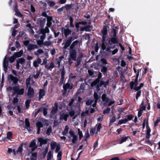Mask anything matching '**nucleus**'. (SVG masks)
<instances>
[{
  "label": "nucleus",
  "instance_id": "6ab92c4d",
  "mask_svg": "<svg viewBox=\"0 0 160 160\" xmlns=\"http://www.w3.org/2000/svg\"><path fill=\"white\" fill-rule=\"evenodd\" d=\"M3 69L4 71L6 72L8 69V62L6 60V57H5L3 61Z\"/></svg>",
  "mask_w": 160,
  "mask_h": 160
},
{
  "label": "nucleus",
  "instance_id": "7c9ffc66",
  "mask_svg": "<svg viewBox=\"0 0 160 160\" xmlns=\"http://www.w3.org/2000/svg\"><path fill=\"white\" fill-rule=\"evenodd\" d=\"M141 89H139L138 90H134L135 91H137L136 95V99L138 100V98L141 95L142 91L141 90H140Z\"/></svg>",
  "mask_w": 160,
  "mask_h": 160
},
{
  "label": "nucleus",
  "instance_id": "c03bdc74",
  "mask_svg": "<svg viewBox=\"0 0 160 160\" xmlns=\"http://www.w3.org/2000/svg\"><path fill=\"white\" fill-rule=\"evenodd\" d=\"M40 63V60L39 58H38L37 61H35L33 62V65L35 67H38L39 64Z\"/></svg>",
  "mask_w": 160,
  "mask_h": 160
},
{
  "label": "nucleus",
  "instance_id": "39448f33",
  "mask_svg": "<svg viewBox=\"0 0 160 160\" xmlns=\"http://www.w3.org/2000/svg\"><path fill=\"white\" fill-rule=\"evenodd\" d=\"M46 58H45L43 60V63L41 64V65H42L43 64H45V67L48 70L52 69L55 67L54 64L53 62L52 61L49 65L47 63V60Z\"/></svg>",
  "mask_w": 160,
  "mask_h": 160
},
{
  "label": "nucleus",
  "instance_id": "473e14b6",
  "mask_svg": "<svg viewBox=\"0 0 160 160\" xmlns=\"http://www.w3.org/2000/svg\"><path fill=\"white\" fill-rule=\"evenodd\" d=\"M66 74V72L65 70L64 67H63L62 68L61 70V78L64 79L65 78V76Z\"/></svg>",
  "mask_w": 160,
  "mask_h": 160
},
{
  "label": "nucleus",
  "instance_id": "0eeeda50",
  "mask_svg": "<svg viewBox=\"0 0 160 160\" xmlns=\"http://www.w3.org/2000/svg\"><path fill=\"white\" fill-rule=\"evenodd\" d=\"M13 90L15 93L17 95H23L24 92V89L23 88H20L18 86H15L13 87Z\"/></svg>",
  "mask_w": 160,
  "mask_h": 160
},
{
  "label": "nucleus",
  "instance_id": "5fc2aeb1",
  "mask_svg": "<svg viewBox=\"0 0 160 160\" xmlns=\"http://www.w3.org/2000/svg\"><path fill=\"white\" fill-rule=\"evenodd\" d=\"M31 101L30 99L27 100L25 102V107L26 108H28L29 106V104Z\"/></svg>",
  "mask_w": 160,
  "mask_h": 160
},
{
  "label": "nucleus",
  "instance_id": "58836bf2",
  "mask_svg": "<svg viewBox=\"0 0 160 160\" xmlns=\"http://www.w3.org/2000/svg\"><path fill=\"white\" fill-rule=\"evenodd\" d=\"M151 132V129L150 128H147V129L146 131V138L148 139L150 137V133Z\"/></svg>",
  "mask_w": 160,
  "mask_h": 160
},
{
  "label": "nucleus",
  "instance_id": "4be33fe9",
  "mask_svg": "<svg viewBox=\"0 0 160 160\" xmlns=\"http://www.w3.org/2000/svg\"><path fill=\"white\" fill-rule=\"evenodd\" d=\"M102 99L103 102H108L110 101V99L107 97V94L104 93L102 96Z\"/></svg>",
  "mask_w": 160,
  "mask_h": 160
},
{
  "label": "nucleus",
  "instance_id": "2f4dec72",
  "mask_svg": "<svg viewBox=\"0 0 160 160\" xmlns=\"http://www.w3.org/2000/svg\"><path fill=\"white\" fill-rule=\"evenodd\" d=\"M46 33H41V34H42V35L41 36V45H43V40L46 38Z\"/></svg>",
  "mask_w": 160,
  "mask_h": 160
},
{
  "label": "nucleus",
  "instance_id": "09e8293b",
  "mask_svg": "<svg viewBox=\"0 0 160 160\" xmlns=\"http://www.w3.org/2000/svg\"><path fill=\"white\" fill-rule=\"evenodd\" d=\"M146 106L143 105V101H142L140 106L139 110L143 111L145 110Z\"/></svg>",
  "mask_w": 160,
  "mask_h": 160
},
{
  "label": "nucleus",
  "instance_id": "4c0bfd02",
  "mask_svg": "<svg viewBox=\"0 0 160 160\" xmlns=\"http://www.w3.org/2000/svg\"><path fill=\"white\" fill-rule=\"evenodd\" d=\"M93 96L95 102H98V100L100 98V96H99L98 93L96 92H94Z\"/></svg>",
  "mask_w": 160,
  "mask_h": 160
},
{
  "label": "nucleus",
  "instance_id": "680f3d73",
  "mask_svg": "<svg viewBox=\"0 0 160 160\" xmlns=\"http://www.w3.org/2000/svg\"><path fill=\"white\" fill-rule=\"evenodd\" d=\"M12 133L11 132H8L7 134V138L9 139H10L12 138Z\"/></svg>",
  "mask_w": 160,
  "mask_h": 160
},
{
  "label": "nucleus",
  "instance_id": "a19ab883",
  "mask_svg": "<svg viewBox=\"0 0 160 160\" xmlns=\"http://www.w3.org/2000/svg\"><path fill=\"white\" fill-rule=\"evenodd\" d=\"M148 118H145L144 119V122H143L142 124V128H145V122H146V120L147 121V122H146L147 128H148Z\"/></svg>",
  "mask_w": 160,
  "mask_h": 160
},
{
  "label": "nucleus",
  "instance_id": "1a4fd4ad",
  "mask_svg": "<svg viewBox=\"0 0 160 160\" xmlns=\"http://www.w3.org/2000/svg\"><path fill=\"white\" fill-rule=\"evenodd\" d=\"M69 57L72 60L76 61L77 52L75 49H70Z\"/></svg>",
  "mask_w": 160,
  "mask_h": 160
},
{
  "label": "nucleus",
  "instance_id": "a18cd8bd",
  "mask_svg": "<svg viewBox=\"0 0 160 160\" xmlns=\"http://www.w3.org/2000/svg\"><path fill=\"white\" fill-rule=\"evenodd\" d=\"M107 70L108 68L104 66H102L101 69V71L103 73L107 72Z\"/></svg>",
  "mask_w": 160,
  "mask_h": 160
},
{
  "label": "nucleus",
  "instance_id": "9b49d317",
  "mask_svg": "<svg viewBox=\"0 0 160 160\" xmlns=\"http://www.w3.org/2000/svg\"><path fill=\"white\" fill-rule=\"evenodd\" d=\"M8 78L10 82H12V84H16L18 80L16 77L13 76L12 74H10L8 75Z\"/></svg>",
  "mask_w": 160,
  "mask_h": 160
},
{
  "label": "nucleus",
  "instance_id": "052dcab7",
  "mask_svg": "<svg viewBox=\"0 0 160 160\" xmlns=\"http://www.w3.org/2000/svg\"><path fill=\"white\" fill-rule=\"evenodd\" d=\"M102 128L101 124V123H98L97 128V131L98 132H100Z\"/></svg>",
  "mask_w": 160,
  "mask_h": 160
},
{
  "label": "nucleus",
  "instance_id": "6e6d98bb",
  "mask_svg": "<svg viewBox=\"0 0 160 160\" xmlns=\"http://www.w3.org/2000/svg\"><path fill=\"white\" fill-rule=\"evenodd\" d=\"M78 134L79 136V139L80 140L83 137V134L82 132L81 131L80 129L79 128L78 129Z\"/></svg>",
  "mask_w": 160,
  "mask_h": 160
},
{
  "label": "nucleus",
  "instance_id": "e433bc0d",
  "mask_svg": "<svg viewBox=\"0 0 160 160\" xmlns=\"http://www.w3.org/2000/svg\"><path fill=\"white\" fill-rule=\"evenodd\" d=\"M69 130V127L67 125H66L65 126V129L62 132V134L63 135H66L68 133V131Z\"/></svg>",
  "mask_w": 160,
  "mask_h": 160
},
{
  "label": "nucleus",
  "instance_id": "37998d69",
  "mask_svg": "<svg viewBox=\"0 0 160 160\" xmlns=\"http://www.w3.org/2000/svg\"><path fill=\"white\" fill-rule=\"evenodd\" d=\"M25 59L23 58H20L18 59L17 60V62L21 64H23L25 62Z\"/></svg>",
  "mask_w": 160,
  "mask_h": 160
},
{
  "label": "nucleus",
  "instance_id": "a211bd4d",
  "mask_svg": "<svg viewBox=\"0 0 160 160\" xmlns=\"http://www.w3.org/2000/svg\"><path fill=\"white\" fill-rule=\"evenodd\" d=\"M88 22L85 21H82L81 22H76L75 23V28L77 29H78L80 25H87Z\"/></svg>",
  "mask_w": 160,
  "mask_h": 160
},
{
  "label": "nucleus",
  "instance_id": "393cba45",
  "mask_svg": "<svg viewBox=\"0 0 160 160\" xmlns=\"http://www.w3.org/2000/svg\"><path fill=\"white\" fill-rule=\"evenodd\" d=\"M23 53L22 50H20L19 52H15L14 54V57L15 58H19L22 56Z\"/></svg>",
  "mask_w": 160,
  "mask_h": 160
},
{
  "label": "nucleus",
  "instance_id": "6e6552de",
  "mask_svg": "<svg viewBox=\"0 0 160 160\" xmlns=\"http://www.w3.org/2000/svg\"><path fill=\"white\" fill-rule=\"evenodd\" d=\"M118 42V37L117 36H113L109 39L108 42V44L110 46L115 45L114 44L117 43Z\"/></svg>",
  "mask_w": 160,
  "mask_h": 160
},
{
  "label": "nucleus",
  "instance_id": "cd10ccee",
  "mask_svg": "<svg viewBox=\"0 0 160 160\" xmlns=\"http://www.w3.org/2000/svg\"><path fill=\"white\" fill-rule=\"evenodd\" d=\"M101 81L100 80H98V79H97L96 78L95 80H94L91 83V87H93L94 86H95L97 85Z\"/></svg>",
  "mask_w": 160,
  "mask_h": 160
},
{
  "label": "nucleus",
  "instance_id": "7ed1b4c3",
  "mask_svg": "<svg viewBox=\"0 0 160 160\" xmlns=\"http://www.w3.org/2000/svg\"><path fill=\"white\" fill-rule=\"evenodd\" d=\"M138 84V82H135L133 81L129 83L130 89L132 90H138L141 89L144 85V83H141L139 86H137Z\"/></svg>",
  "mask_w": 160,
  "mask_h": 160
},
{
  "label": "nucleus",
  "instance_id": "72a5a7b5",
  "mask_svg": "<svg viewBox=\"0 0 160 160\" xmlns=\"http://www.w3.org/2000/svg\"><path fill=\"white\" fill-rule=\"evenodd\" d=\"M75 114V112L74 110H71L69 112V115L71 117H72L73 116V119H74L76 118V117H77V115H75L74 116V115Z\"/></svg>",
  "mask_w": 160,
  "mask_h": 160
},
{
  "label": "nucleus",
  "instance_id": "c85d7f7f",
  "mask_svg": "<svg viewBox=\"0 0 160 160\" xmlns=\"http://www.w3.org/2000/svg\"><path fill=\"white\" fill-rule=\"evenodd\" d=\"M37 48V45L35 44H29L28 45V49L30 50L34 49L35 48Z\"/></svg>",
  "mask_w": 160,
  "mask_h": 160
},
{
  "label": "nucleus",
  "instance_id": "69168bd1",
  "mask_svg": "<svg viewBox=\"0 0 160 160\" xmlns=\"http://www.w3.org/2000/svg\"><path fill=\"white\" fill-rule=\"evenodd\" d=\"M15 58H15L14 55L11 57L9 59L10 62L11 63H12L14 62Z\"/></svg>",
  "mask_w": 160,
  "mask_h": 160
},
{
  "label": "nucleus",
  "instance_id": "4468645a",
  "mask_svg": "<svg viewBox=\"0 0 160 160\" xmlns=\"http://www.w3.org/2000/svg\"><path fill=\"white\" fill-rule=\"evenodd\" d=\"M40 119V117H39L38 118H34L33 119V122H36V125L38 131L37 133L38 134H39V131L40 130V121L39 120Z\"/></svg>",
  "mask_w": 160,
  "mask_h": 160
},
{
  "label": "nucleus",
  "instance_id": "c756f323",
  "mask_svg": "<svg viewBox=\"0 0 160 160\" xmlns=\"http://www.w3.org/2000/svg\"><path fill=\"white\" fill-rule=\"evenodd\" d=\"M48 140V138H46L44 139L41 137V147H42L43 144H47Z\"/></svg>",
  "mask_w": 160,
  "mask_h": 160
},
{
  "label": "nucleus",
  "instance_id": "ea45409f",
  "mask_svg": "<svg viewBox=\"0 0 160 160\" xmlns=\"http://www.w3.org/2000/svg\"><path fill=\"white\" fill-rule=\"evenodd\" d=\"M47 3L49 5V6L51 7H52L54 6L56 4V3L54 1L48 0V1H47Z\"/></svg>",
  "mask_w": 160,
  "mask_h": 160
},
{
  "label": "nucleus",
  "instance_id": "aec40b11",
  "mask_svg": "<svg viewBox=\"0 0 160 160\" xmlns=\"http://www.w3.org/2000/svg\"><path fill=\"white\" fill-rule=\"evenodd\" d=\"M116 47L115 45H109L108 46L107 48H106L105 51H106L107 52V55L108 56L109 55H110L112 51L111 50V49H113L114 48Z\"/></svg>",
  "mask_w": 160,
  "mask_h": 160
},
{
  "label": "nucleus",
  "instance_id": "3c124183",
  "mask_svg": "<svg viewBox=\"0 0 160 160\" xmlns=\"http://www.w3.org/2000/svg\"><path fill=\"white\" fill-rule=\"evenodd\" d=\"M25 124L27 128H28L30 127V123L29 120L27 118L25 119Z\"/></svg>",
  "mask_w": 160,
  "mask_h": 160
},
{
  "label": "nucleus",
  "instance_id": "5701e85b",
  "mask_svg": "<svg viewBox=\"0 0 160 160\" xmlns=\"http://www.w3.org/2000/svg\"><path fill=\"white\" fill-rule=\"evenodd\" d=\"M49 147V144L48 143L45 146V148L44 149V151L41 154H42L43 158L46 157V155L48 152V148Z\"/></svg>",
  "mask_w": 160,
  "mask_h": 160
},
{
  "label": "nucleus",
  "instance_id": "a878e982",
  "mask_svg": "<svg viewBox=\"0 0 160 160\" xmlns=\"http://www.w3.org/2000/svg\"><path fill=\"white\" fill-rule=\"evenodd\" d=\"M129 138L130 139V137L129 136H128L127 137H121V139H120L119 141V143L122 144L124 142L126 141Z\"/></svg>",
  "mask_w": 160,
  "mask_h": 160
},
{
  "label": "nucleus",
  "instance_id": "f257e3e1",
  "mask_svg": "<svg viewBox=\"0 0 160 160\" xmlns=\"http://www.w3.org/2000/svg\"><path fill=\"white\" fill-rule=\"evenodd\" d=\"M77 36L74 37H72V36L69 37L68 39L65 42V45L63 47V49H66L71 45L70 47V49H75V47L78 45L79 42V41L78 40H76L73 42L72 44L71 43L72 41L77 39Z\"/></svg>",
  "mask_w": 160,
  "mask_h": 160
},
{
  "label": "nucleus",
  "instance_id": "de8ad7c7",
  "mask_svg": "<svg viewBox=\"0 0 160 160\" xmlns=\"http://www.w3.org/2000/svg\"><path fill=\"white\" fill-rule=\"evenodd\" d=\"M52 132V128L51 126H50L47 130L46 131V134L48 135H49Z\"/></svg>",
  "mask_w": 160,
  "mask_h": 160
},
{
  "label": "nucleus",
  "instance_id": "864d4df0",
  "mask_svg": "<svg viewBox=\"0 0 160 160\" xmlns=\"http://www.w3.org/2000/svg\"><path fill=\"white\" fill-rule=\"evenodd\" d=\"M127 116V118H126V119H127L128 121H130L132 120L133 118L134 117L133 115L131 114L130 115H128Z\"/></svg>",
  "mask_w": 160,
  "mask_h": 160
},
{
  "label": "nucleus",
  "instance_id": "20e7f679",
  "mask_svg": "<svg viewBox=\"0 0 160 160\" xmlns=\"http://www.w3.org/2000/svg\"><path fill=\"white\" fill-rule=\"evenodd\" d=\"M73 87V84H70L69 83L67 82L64 84L63 86V90L62 92V95L63 96H65L67 93V90H71L72 89Z\"/></svg>",
  "mask_w": 160,
  "mask_h": 160
},
{
  "label": "nucleus",
  "instance_id": "9d476101",
  "mask_svg": "<svg viewBox=\"0 0 160 160\" xmlns=\"http://www.w3.org/2000/svg\"><path fill=\"white\" fill-rule=\"evenodd\" d=\"M52 24L51 22L47 21V26L45 28H41V33H48L49 32V30L48 27L51 26Z\"/></svg>",
  "mask_w": 160,
  "mask_h": 160
},
{
  "label": "nucleus",
  "instance_id": "13d9d810",
  "mask_svg": "<svg viewBox=\"0 0 160 160\" xmlns=\"http://www.w3.org/2000/svg\"><path fill=\"white\" fill-rule=\"evenodd\" d=\"M64 8H65L66 10H68L69 9H70L72 7V5L71 4H68L66 5L65 6V7H64Z\"/></svg>",
  "mask_w": 160,
  "mask_h": 160
},
{
  "label": "nucleus",
  "instance_id": "2eb2a0df",
  "mask_svg": "<svg viewBox=\"0 0 160 160\" xmlns=\"http://www.w3.org/2000/svg\"><path fill=\"white\" fill-rule=\"evenodd\" d=\"M36 141L35 139L32 140L29 145V147L31 148V151H34L37 147V146L36 144Z\"/></svg>",
  "mask_w": 160,
  "mask_h": 160
},
{
  "label": "nucleus",
  "instance_id": "dca6fc26",
  "mask_svg": "<svg viewBox=\"0 0 160 160\" xmlns=\"http://www.w3.org/2000/svg\"><path fill=\"white\" fill-rule=\"evenodd\" d=\"M27 89H28L27 96L30 98L33 97L34 95V91L32 88L31 87L27 88Z\"/></svg>",
  "mask_w": 160,
  "mask_h": 160
},
{
  "label": "nucleus",
  "instance_id": "f3484780",
  "mask_svg": "<svg viewBox=\"0 0 160 160\" xmlns=\"http://www.w3.org/2000/svg\"><path fill=\"white\" fill-rule=\"evenodd\" d=\"M13 10L15 12V15H16L17 16L20 17H22V14L19 12L18 8V5L17 4H16L15 5H14Z\"/></svg>",
  "mask_w": 160,
  "mask_h": 160
},
{
  "label": "nucleus",
  "instance_id": "bf43d9fd",
  "mask_svg": "<svg viewBox=\"0 0 160 160\" xmlns=\"http://www.w3.org/2000/svg\"><path fill=\"white\" fill-rule=\"evenodd\" d=\"M52 152L51 151H50L48 152L47 155V160H50L52 157Z\"/></svg>",
  "mask_w": 160,
  "mask_h": 160
},
{
  "label": "nucleus",
  "instance_id": "49530a36",
  "mask_svg": "<svg viewBox=\"0 0 160 160\" xmlns=\"http://www.w3.org/2000/svg\"><path fill=\"white\" fill-rule=\"evenodd\" d=\"M103 83L101 82V81L99 84L96 85V90L97 91H99L100 90V87L103 85Z\"/></svg>",
  "mask_w": 160,
  "mask_h": 160
},
{
  "label": "nucleus",
  "instance_id": "338daca9",
  "mask_svg": "<svg viewBox=\"0 0 160 160\" xmlns=\"http://www.w3.org/2000/svg\"><path fill=\"white\" fill-rule=\"evenodd\" d=\"M85 85L84 83H81L79 88L80 89H82L83 91L85 90Z\"/></svg>",
  "mask_w": 160,
  "mask_h": 160
},
{
  "label": "nucleus",
  "instance_id": "412c9836",
  "mask_svg": "<svg viewBox=\"0 0 160 160\" xmlns=\"http://www.w3.org/2000/svg\"><path fill=\"white\" fill-rule=\"evenodd\" d=\"M33 78L32 75H30L29 78H28L26 80V84L27 87V88H30L31 87V84L30 82L31 79Z\"/></svg>",
  "mask_w": 160,
  "mask_h": 160
},
{
  "label": "nucleus",
  "instance_id": "774afa93",
  "mask_svg": "<svg viewBox=\"0 0 160 160\" xmlns=\"http://www.w3.org/2000/svg\"><path fill=\"white\" fill-rule=\"evenodd\" d=\"M160 122V117L157 118L156 121L154 123V126L155 127L157 126L158 123Z\"/></svg>",
  "mask_w": 160,
  "mask_h": 160
},
{
  "label": "nucleus",
  "instance_id": "e2e57ef3",
  "mask_svg": "<svg viewBox=\"0 0 160 160\" xmlns=\"http://www.w3.org/2000/svg\"><path fill=\"white\" fill-rule=\"evenodd\" d=\"M45 95V92L43 89H41V99Z\"/></svg>",
  "mask_w": 160,
  "mask_h": 160
},
{
  "label": "nucleus",
  "instance_id": "79ce46f5",
  "mask_svg": "<svg viewBox=\"0 0 160 160\" xmlns=\"http://www.w3.org/2000/svg\"><path fill=\"white\" fill-rule=\"evenodd\" d=\"M51 148L52 150H53L55 149V148L57 147V143L56 142H53L51 143Z\"/></svg>",
  "mask_w": 160,
  "mask_h": 160
},
{
  "label": "nucleus",
  "instance_id": "bb28decb",
  "mask_svg": "<svg viewBox=\"0 0 160 160\" xmlns=\"http://www.w3.org/2000/svg\"><path fill=\"white\" fill-rule=\"evenodd\" d=\"M69 117V114H68L63 113L61 115L60 118L61 119H63L65 121H67L68 118Z\"/></svg>",
  "mask_w": 160,
  "mask_h": 160
},
{
  "label": "nucleus",
  "instance_id": "603ef678",
  "mask_svg": "<svg viewBox=\"0 0 160 160\" xmlns=\"http://www.w3.org/2000/svg\"><path fill=\"white\" fill-rule=\"evenodd\" d=\"M70 21V27L72 28H74V26L73 24V19L72 17H70L69 19Z\"/></svg>",
  "mask_w": 160,
  "mask_h": 160
},
{
  "label": "nucleus",
  "instance_id": "8fccbe9b",
  "mask_svg": "<svg viewBox=\"0 0 160 160\" xmlns=\"http://www.w3.org/2000/svg\"><path fill=\"white\" fill-rule=\"evenodd\" d=\"M101 49L102 50L103 52L105 53V51H104L106 48V46L105 44V42H102L101 44Z\"/></svg>",
  "mask_w": 160,
  "mask_h": 160
},
{
  "label": "nucleus",
  "instance_id": "c9c22d12",
  "mask_svg": "<svg viewBox=\"0 0 160 160\" xmlns=\"http://www.w3.org/2000/svg\"><path fill=\"white\" fill-rule=\"evenodd\" d=\"M116 120V118L115 115H114L112 117V118L110 119L109 125H112Z\"/></svg>",
  "mask_w": 160,
  "mask_h": 160
},
{
  "label": "nucleus",
  "instance_id": "f8f14e48",
  "mask_svg": "<svg viewBox=\"0 0 160 160\" xmlns=\"http://www.w3.org/2000/svg\"><path fill=\"white\" fill-rule=\"evenodd\" d=\"M92 25H87L80 28V30L81 31L90 32L93 28Z\"/></svg>",
  "mask_w": 160,
  "mask_h": 160
},
{
  "label": "nucleus",
  "instance_id": "0e129e2a",
  "mask_svg": "<svg viewBox=\"0 0 160 160\" xmlns=\"http://www.w3.org/2000/svg\"><path fill=\"white\" fill-rule=\"evenodd\" d=\"M121 80L123 82L125 83L126 82V79L125 78L124 76L122 74L120 76Z\"/></svg>",
  "mask_w": 160,
  "mask_h": 160
},
{
  "label": "nucleus",
  "instance_id": "ddd939ff",
  "mask_svg": "<svg viewBox=\"0 0 160 160\" xmlns=\"http://www.w3.org/2000/svg\"><path fill=\"white\" fill-rule=\"evenodd\" d=\"M62 32L63 33L66 38H67L68 36L71 34L72 30L69 28H62Z\"/></svg>",
  "mask_w": 160,
  "mask_h": 160
},
{
  "label": "nucleus",
  "instance_id": "f03ea898",
  "mask_svg": "<svg viewBox=\"0 0 160 160\" xmlns=\"http://www.w3.org/2000/svg\"><path fill=\"white\" fill-rule=\"evenodd\" d=\"M69 133L70 135L68 137L69 141L71 140L73 143L76 144L78 140V136L75 134L74 131L72 130H70Z\"/></svg>",
  "mask_w": 160,
  "mask_h": 160
},
{
  "label": "nucleus",
  "instance_id": "4d7b16f0",
  "mask_svg": "<svg viewBox=\"0 0 160 160\" xmlns=\"http://www.w3.org/2000/svg\"><path fill=\"white\" fill-rule=\"evenodd\" d=\"M110 108H107L106 109L103 110V113L104 114L106 113H108L110 111Z\"/></svg>",
  "mask_w": 160,
  "mask_h": 160
},
{
  "label": "nucleus",
  "instance_id": "423d86ee",
  "mask_svg": "<svg viewBox=\"0 0 160 160\" xmlns=\"http://www.w3.org/2000/svg\"><path fill=\"white\" fill-rule=\"evenodd\" d=\"M58 103L56 102L54 103V106H53L50 112V118H52L53 116L55 114L58 110Z\"/></svg>",
  "mask_w": 160,
  "mask_h": 160
},
{
  "label": "nucleus",
  "instance_id": "f704fd0d",
  "mask_svg": "<svg viewBox=\"0 0 160 160\" xmlns=\"http://www.w3.org/2000/svg\"><path fill=\"white\" fill-rule=\"evenodd\" d=\"M128 122V120L126 118L124 119L120 120L118 122V125H120L122 124L126 123Z\"/></svg>",
  "mask_w": 160,
  "mask_h": 160
},
{
  "label": "nucleus",
  "instance_id": "b1692460",
  "mask_svg": "<svg viewBox=\"0 0 160 160\" xmlns=\"http://www.w3.org/2000/svg\"><path fill=\"white\" fill-rule=\"evenodd\" d=\"M107 26L106 25H104L102 29L101 30V32L102 35H106L107 34Z\"/></svg>",
  "mask_w": 160,
  "mask_h": 160
}]
</instances>
